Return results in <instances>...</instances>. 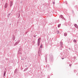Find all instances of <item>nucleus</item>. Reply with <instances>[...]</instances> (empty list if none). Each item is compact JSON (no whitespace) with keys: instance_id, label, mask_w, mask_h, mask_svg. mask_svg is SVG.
Listing matches in <instances>:
<instances>
[{"instance_id":"nucleus-1","label":"nucleus","mask_w":78,"mask_h":78,"mask_svg":"<svg viewBox=\"0 0 78 78\" xmlns=\"http://www.w3.org/2000/svg\"><path fill=\"white\" fill-rule=\"evenodd\" d=\"M41 41V38H40L38 39V41H37V45L38 46H39L40 45V42Z\"/></svg>"},{"instance_id":"nucleus-2","label":"nucleus","mask_w":78,"mask_h":78,"mask_svg":"<svg viewBox=\"0 0 78 78\" xmlns=\"http://www.w3.org/2000/svg\"><path fill=\"white\" fill-rule=\"evenodd\" d=\"M8 6V3H6L5 5V8H6Z\"/></svg>"},{"instance_id":"nucleus-3","label":"nucleus","mask_w":78,"mask_h":78,"mask_svg":"<svg viewBox=\"0 0 78 78\" xmlns=\"http://www.w3.org/2000/svg\"><path fill=\"white\" fill-rule=\"evenodd\" d=\"M13 2H10V7H11L12 6V5H13Z\"/></svg>"},{"instance_id":"nucleus-4","label":"nucleus","mask_w":78,"mask_h":78,"mask_svg":"<svg viewBox=\"0 0 78 78\" xmlns=\"http://www.w3.org/2000/svg\"><path fill=\"white\" fill-rule=\"evenodd\" d=\"M74 26H75V27L76 28H77L78 27V26L77 24H74Z\"/></svg>"},{"instance_id":"nucleus-5","label":"nucleus","mask_w":78,"mask_h":78,"mask_svg":"<svg viewBox=\"0 0 78 78\" xmlns=\"http://www.w3.org/2000/svg\"><path fill=\"white\" fill-rule=\"evenodd\" d=\"M61 24H59L58 25V27H60V26H61Z\"/></svg>"},{"instance_id":"nucleus-6","label":"nucleus","mask_w":78,"mask_h":78,"mask_svg":"<svg viewBox=\"0 0 78 78\" xmlns=\"http://www.w3.org/2000/svg\"><path fill=\"white\" fill-rule=\"evenodd\" d=\"M43 47V45L42 44H41V45L40 46V48H42Z\"/></svg>"},{"instance_id":"nucleus-7","label":"nucleus","mask_w":78,"mask_h":78,"mask_svg":"<svg viewBox=\"0 0 78 78\" xmlns=\"http://www.w3.org/2000/svg\"><path fill=\"white\" fill-rule=\"evenodd\" d=\"M67 33H66L65 34H64V36H67Z\"/></svg>"},{"instance_id":"nucleus-8","label":"nucleus","mask_w":78,"mask_h":78,"mask_svg":"<svg viewBox=\"0 0 78 78\" xmlns=\"http://www.w3.org/2000/svg\"><path fill=\"white\" fill-rule=\"evenodd\" d=\"M5 74H6V73L5 72H4L3 76H5Z\"/></svg>"},{"instance_id":"nucleus-9","label":"nucleus","mask_w":78,"mask_h":78,"mask_svg":"<svg viewBox=\"0 0 78 78\" xmlns=\"http://www.w3.org/2000/svg\"><path fill=\"white\" fill-rule=\"evenodd\" d=\"M73 41L75 42H76V40H74Z\"/></svg>"},{"instance_id":"nucleus-10","label":"nucleus","mask_w":78,"mask_h":78,"mask_svg":"<svg viewBox=\"0 0 78 78\" xmlns=\"http://www.w3.org/2000/svg\"><path fill=\"white\" fill-rule=\"evenodd\" d=\"M57 34H59V31H58V30L57 31Z\"/></svg>"},{"instance_id":"nucleus-11","label":"nucleus","mask_w":78,"mask_h":78,"mask_svg":"<svg viewBox=\"0 0 78 78\" xmlns=\"http://www.w3.org/2000/svg\"><path fill=\"white\" fill-rule=\"evenodd\" d=\"M69 66H71V65H69Z\"/></svg>"},{"instance_id":"nucleus-12","label":"nucleus","mask_w":78,"mask_h":78,"mask_svg":"<svg viewBox=\"0 0 78 78\" xmlns=\"http://www.w3.org/2000/svg\"><path fill=\"white\" fill-rule=\"evenodd\" d=\"M64 59V58H62V59Z\"/></svg>"},{"instance_id":"nucleus-13","label":"nucleus","mask_w":78,"mask_h":78,"mask_svg":"<svg viewBox=\"0 0 78 78\" xmlns=\"http://www.w3.org/2000/svg\"><path fill=\"white\" fill-rule=\"evenodd\" d=\"M62 15H61V17H62Z\"/></svg>"}]
</instances>
